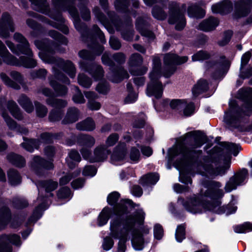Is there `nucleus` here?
Segmentation results:
<instances>
[{"label":"nucleus","mask_w":252,"mask_h":252,"mask_svg":"<svg viewBox=\"0 0 252 252\" xmlns=\"http://www.w3.org/2000/svg\"><path fill=\"white\" fill-rule=\"evenodd\" d=\"M79 66L81 70L88 72L95 80H99L103 77L104 71L100 65L95 63L89 65L84 62H81Z\"/></svg>","instance_id":"nucleus-17"},{"label":"nucleus","mask_w":252,"mask_h":252,"mask_svg":"<svg viewBox=\"0 0 252 252\" xmlns=\"http://www.w3.org/2000/svg\"><path fill=\"white\" fill-rule=\"evenodd\" d=\"M143 62V59L139 54H133L130 57L128 63L132 67L137 66L141 64Z\"/></svg>","instance_id":"nucleus-48"},{"label":"nucleus","mask_w":252,"mask_h":252,"mask_svg":"<svg viewBox=\"0 0 252 252\" xmlns=\"http://www.w3.org/2000/svg\"><path fill=\"white\" fill-rule=\"evenodd\" d=\"M248 170L243 168L231 177L225 186L226 192L235 189L238 186L242 185L248 176Z\"/></svg>","instance_id":"nucleus-15"},{"label":"nucleus","mask_w":252,"mask_h":252,"mask_svg":"<svg viewBox=\"0 0 252 252\" xmlns=\"http://www.w3.org/2000/svg\"><path fill=\"white\" fill-rule=\"evenodd\" d=\"M78 82L80 85L87 88H89L92 83L91 79L83 73L79 74Z\"/></svg>","instance_id":"nucleus-47"},{"label":"nucleus","mask_w":252,"mask_h":252,"mask_svg":"<svg viewBox=\"0 0 252 252\" xmlns=\"http://www.w3.org/2000/svg\"><path fill=\"white\" fill-rule=\"evenodd\" d=\"M7 159L13 164L18 167H23L25 164V160L22 157L14 154L8 155Z\"/></svg>","instance_id":"nucleus-43"},{"label":"nucleus","mask_w":252,"mask_h":252,"mask_svg":"<svg viewBox=\"0 0 252 252\" xmlns=\"http://www.w3.org/2000/svg\"><path fill=\"white\" fill-rule=\"evenodd\" d=\"M14 39L19 44L15 47L14 44L10 41L6 40L5 43L9 49L14 54L19 55L23 54L29 56L28 58L22 56L20 60L11 55L2 42L0 40V56L7 64L23 66L27 68H32L36 65L35 60L32 58V53L29 47V43L25 37L20 33L16 32L13 36Z\"/></svg>","instance_id":"nucleus-5"},{"label":"nucleus","mask_w":252,"mask_h":252,"mask_svg":"<svg viewBox=\"0 0 252 252\" xmlns=\"http://www.w3.org/2000/svg\"><path fill=\"white\" fill-rule=\"evenodd\" d=\"M218 25V20L211 17L200 23L198 25V29L204 32H209L214 30Z\"/></svg>","instance_id":"nucleus-23"},{"label":"nucleus","mask_w":252,"mask_h":252,"mask_svg":"<svg viewBox=\"0 0 252 252\" xmlns=\"http://www.w3.org/2000/svg\"><path fill=\"white\" fill-rule=\"evenodd\" d=\"M152 15L155 18L160 20H164L166 17V13L161 8L157 5L153 7Z\"/></svg>","instance_id":"nucleus-50"},{"label":"nucleus","mask_w":252,"mask_h":252,"mask_svg":"<svg viewBox=\"0 0 252 252\" xmlns=\"http://www.w3.org/2000/svg\"><path fill=\"white\" fill-rule=\"evenodd\" d=\"M13 206L17 209H22L28 205V201L24 198L16 197L13 201Z\"/></svg>","instance_id":"nucleus-54"},{"label":"nucleus","mask_w":252,"mask_h":252,"mask_svg":"<svg viewBox=\"0 0 252 252\" xmlns=\"http://www.w3.org/2000/svg\"><path fill=\"white\" fill-rule=\"evenodd\" d=\"M161 77V63L158 57H155L153 60V68L149 74L150 81L147 85L146 94L149 96L156 98L161 97L163 86L159 78Z\"/></svg>","instance_id":"nucleus-8"},{"label":"nucleus","mask_w":252,"mask_h":252,"mask_svg":"<svg viewBox=\"0 0 252 252\" xmlns=\"http://www.w3.org/2000/svg\"><path fill=\"white\" fill-rule=\"evenodd\" d=\"M181 143L174 146L168 151L170 160L177 156L182 158L176 161L174 164L179 171V181L184 184H191V179L186 176L183 169L188 164H196L198 166L201 165L209 173L216 176L224 175L230 166V157L223 160L221 158L212 155L203 158L202 162L201 156L202 151L195 149L201 147L207 141L206 137L197 131H191L186 134L182 138Z\"/></svg>","instance_id":"nucleus-1"},{"label":"nucleus","mask_w":252,"mask_h":252,"mask_svg":"<svg viewBox=\"0 0 252 252\" xmlns=\"http://www.w3.org/2000/svg\"><path fill=\"white\" fill-rule=\"evenodd\" d=\"M208 89V84L206 80L204 79H200L192 88V94L194 97H196L200 94L207 91Z\"/></svg>","instance_id":"nucleus-32"},{"label":"nucleus","mask_w":252,"mask_h":252,"mask_svg":"<svg viewBox=\"0 0 252 252\" xmlns=\"http://www.w3.org/2000/svg\"><path fill=\"white\" fill-rule=\"evenodd\" d=\"M111 210L108 207H105L100 213L98 218V224L102 226L107 223L111 215Z\"/></svg>","instance_id":"nucleus-41"},{"label":"nucleus","mask_w":252,"mask_h":252,"mask_svg":"<svg viewBox=\"0 0 252 252\" xmlns=\"http://www.w3.org/2000/svg\"><path fill=\"white\" fill-rule=\"evenodd\" d=\"M221 184L218 182L208 180H203L200 184V195L210 199L207 204L203 203L195 194L186 199L179 198L178 203L182 205L188 212L193 214H200L206 210H209L219 214L220 209V199L223 196V190L220 189Z\"/></svg>","instance_id":"nucleus-3"},{"label":"nucleus","mask_w":252,"mask_h":252,"mask_svg":"<svg viewBox=\"0 0 252 252\" xmlns=\"http://www.w3.org/2000/svg\"><path fill=\"white\" fill-rule=\"evenodd\" d=\"M34 104L37 116L41 118L45 117L48 112L46 107L37 101L34 102Z\"/></svg>","instance_id":"nucleus-51"},{"label":"nucleus","mask_w":252,"mask_h":252,"mask_svg":"<svg viewBox=\"0 0 252 252\" xmlns=\"http://www.w3.org/2000/svg\"><path fill=\"white\" fill-rule=\"evenodd\" d=\"M145 213L142 209L138 210L133 215L127 216L125 219L116 218L110 222V235L115 239H119L118 251L125 252L126 242L132 235L131 244L136 251L142 250L144 247V241L141 233L135 229L136 224H141L145 219Z\"/></svg>","instance_id":"nucleus-2"},{"label":"nucleus","mask_w":252,"mask_h":252,"mask_svg":"<svg viewBox=\"0 0 252 252\" xmlns=\"http://www.w3.org/2000/svg\"><path fill=\"white\" fill-rule=\"evenodd\" d=\"M11 219V214L9 209L2 207L0 209V230L4 229Z\"/></svg>","instance_id":"nucleus-26"},{"label":"nucleus","mask_w":252,"mask_h":252,"mask_svg":"<svg viewBox=\"0 0 252 252\" xmlns=\"http://www.w3.org/2000/svg\"><path fill=\"white\" fill-rule=\"evenodd\" d=\"M57 8L67 10L74 19V26L76 29L81 32V28L78 12L73 6L74 0H52Z\"/></svg>","instance_id":"nucleus-11"},{"label":"nucleus","mask_w":252,"mask_h":252,"mask_svg":"<svg viewBox=\"0 0 252 252\" xmlns=\"http://www.w3.org/2000/svg\"><path fill=\"white\" fill-rule=\"evenodd\" d=\"M49 35L59 43L64 45L67 44V39L58 32L54 30L51 31L49 32Z\"/></svg>","instance_id":"nucleus-46"},{"label":"nucleus","mask_w":252,"mask_h":252,"mask_svg":"<svg viewBox=\"0 0 252 252\" xmlns=\"http://www.w3.org/2000/svg\"><path fill=\"white\" fill-rule=\"evenodd\" d=\"M120 197V194L116 191L113 192L107 197V202L111 205H113L117 202Z\"/></svg>","instance_id":"nucleus-63"},{"label":"nucleus","mask_w":252,"mask_h":252,"mask_svg":"<svg viewBox=\"0 0 252 252\" xmlns=\"http://www.w3.org/2000/svg\"><path fill=\"white\" fill-rule=\"evenodd\" d=\"M81 160V158L79 153L75 150L71 151L68 153V157L66 158L67 165L71 169L74 168Z\"/></svg>","instance_id":"nucleus-29"},{"label":"nucleus","mask_w":252,"mask_h":252,"mask_svg":"<svg viewBox=\"0 0 252 252\" xmlns=\"http://www.w3.org/2000/svg\"><path fill=\"white\" fill-rule=\"evenodd\" d=\"M146 21L143 18H140L136 20V27L139 31L141 35L148 37L151 39L154 38L153 33L145 29Z\"/></svg>","instance_id":"nucleus-27"},{"label":"nucleus","mask_w":252,"mask_h":252,"mask_svg":"<svg viewBox=\"0 0 252 252\" xmlns=\"http://www.w3.org/2000/svg\"><path fill=\"white\" fill-rule=\"evenodd\" d=\"M7 176L9 182L12 186H16L21 182L20 175L14 169H10L7 172Z\"/></svg>","instance_id":"nucleus-40"},{"label":"nucleus","mask_w":252,"mask_h":252,"mask_svg":"<svg viewBox=\"0 0 252 252\" xmlns=\"http://www.w3.org/2000/svg\"><path fill=\"white\" fill-rule=\"evenodd\" d=\"M35 45L39 50L40 58L44 62L54 64L53 67V73L56 79L66 84H69V79L58 68L62 69L71 78H74L76 75V68L73 63L69 61H64L60 58H56L52 55L55 51H61L58 48L59 45L56 43L50 42L48 39L35 41Z\"/></svg>","instance_id":"nucleus-4"},{"label":"nucleus","mask_w":252,"mask_h":252,"mask_svg":"<svg viewBox=\"0 0 252 252\" xmlns=\"http://www.w3.org/2000/svg\"><path fill=\"white\" fill-rule=\"evenodd\" d=\"M7 107L11 115L15 119L18 120H21L23 119L22 114H21L20 109L15 102L13 100L8 101L7 103Z\"/></svg>","instance_id":"nucleus-34"},{"label":"nucleus","mask_w":252,"mask_h":252,"mask_svg":"<svg viewBox=\"0 0 252 252\" xmlns=\"http://www.w3.org/2000/svg\"><path fill=\"white\" fill-rule=\"evenodd\" d=\"M63 112L62 110H53L49 115V120L51 122H57L60 121L63 116Z\"/></svg>","instance_id":"nucleus-53"},{"label":"nucleus","mask_w":252,"mask_h":252,"mask_svg":"<svg viewBox=\"0 0 252 252\" xmlns=\"http://www.w3.org/2000/svg\"><path fill=\"white\" fill-rule=\"evenodd\" d=\"M224 148L229 153H232L234 156H236L239 152L240 146L234 143H226L224 145Z\"/></svg>","instance_id":"nucleus-57"},{"label":"nucleus","mask_w":252,"mask_h":252,"mask_svg":"<svg viewBox=\"0 0 252 252\" xmlns=\"http://www.w3.org/2000/svg\"><path fill=\"white\" fill-rule=\"evenodd\" d=\"M50 85L54 89L59 95H63L67 93V89L66 87L58 84L53 77H49Z\"/></svg>","instance_id":"nucleus-42"},{"label":"nucleus","mask_w":252,"mask_h":252,"mask_svg":"<svg viewBox=\"0 0 252 252\" xmlns=\"http://www.w3.org/2000/svg\"><path fill=\"white\" fill-rule=\"evenodd\" d=\"M175 238L179 243L185 238V227L183 224L177 226L175 232Z\"/></svg>","instance_id":"nucleus-49"},{"label":"nucleus","mask_w":252,"mask_h":252,"mask_svg":"<svg viewBox=\"0 0 252 252\" xmlns=\"http://www.w3.org/2000/svg\"><path fill=\"white\" fill-rule=\"evenodd\" d=\"M79 56L85 60H93L94 58V54L86 50H82L78 53Z\"/></svg>","instance_id":"nucleus-62"},{"label":"nucleus","mask_w":252,"mask_h":252,"mask_svg":"<svg viewBox=\"0 0 252 252\" xmlns=\"http://www.w3.org/2000/svg\"><path fill=\"white\" fill-rule=\"evenodd\" d=\"M188 59L187 56L181 57L173 54H166L164 58V63L166 68L164 70L163 75L166 78L170 77L176 70V68L173 65L186 63Z\"/></svg>","instance_id":"nucleus-10"},{"label":"nucleus","mask_w":252,"mask_h":252,"mask_svg":"<svg viewBox=\"0 0 252 252\" xmlns=\"http://www.w3.org/2000/svg\"><path fill=\"white\" fill-rule=\"evenodd\" d=\"M129 157L132 162H136L138 161L140 158V152L138 149L135 148H131L129 154Z\"/></svg>","instance_id":"nucleus-64"},{"label":"nucleus","mask_w":252,"mask_h":252,"mask_svg":"<svg viewBox=\"0 0 252 252\" xmlns=\"http://www.w3.org/2000/svg\"><path fill=\"white\" fill-rule=\"evenodd\" d=\"M129 75L123 68L120 67L118 70H111L108 73V78L112 82L119 83L125 78H128Z\"/></svg>","instance_id":"nucleus-21"},{"label":"nucleus","mask_w":252,"mask_h":252,"mask_svg":"<svg viewBox=\"0 0 252 252\" xmlns=\"http://www.w3.org/2000/svg\"><path fill=\"white\" fill-rule=\"evenodd\" d=\"M239 94L245 99L243 106L244 112L243 113L240 112L235 102L230 103L229 110L224 116V122L226 126L230 130L239 128L243 115H248L252 112V88L241 89L239 91Z\"/></svg>","instance_id":"nucleus-6"},{"label":"nucleus","mask_w":252,"mask_h":252,"mask_svg":"<svg viewBox=\"0 0 252 252\" xmlns=\"http://www.w3.org/2000/svg\"><path fill=\"white\" fill-rule=\"evenodd\" d=\"M188 13L190 17L202 18L205 15V12L196 4H191L188 7Z\"/></svg>","instance_id":"nucleus-31"},{"label":"nucleus","mask_w":252,"mask_h":252,"mask_svg":"<svg viewBox=\"0 0 252 252\" xmlns=\"http://www.w3.org/2000/svg\"><path fill=\"white\" fill-rule=\"evenodd\" d=\"M57 195L61 199L70 198L71 193L68 188L64 187L59 190Z\"/></svg>","instance_id":"nucleus-58"},{"label":"nucleus","mask_w":252,"mask_h":252,"mask_svg":"<svg viewBox=\"0 0 252 252\" xmlns=\"http://www.w3.org/2000/svg\"><path fill=\"white\" fill-rule=\"evenodd\" d=\"M126 151L125 149L115 151L111 157V162L116 165L122 164L126 160Z\"/></svg>","instance_id":"nucleus-30"},{"label":"nucleus","mask_w":252,"mask_h":252,"mask_svg":"<svg viewBox=\"0 0 252 252\" xmlns=\"http://www.w3.org/2000/svg\"><path fill=\"white\" fill-rule=\"evenodd\" d=\"M112 238H113L109 235L104 239L102 245L103 250L108 251L113 247L114 243Z\"/></svg>","instance_id":"nucleus-59"},{"label":"nucleus","mask_w":252,"mask_h":252,"mask_svg":"<svg viewBox=\"0 0 252 252\" xmlns=\"http://www.w3.org/2000/svg\"><path fill=\"white\" fill-rule=\"evenodd\" d=\"M252 6V0H241L239 14L240 16H246L250 12Z\"/></svg>","instance_id":"nucleus-37"},{"label":"nucleus","mask_w":252,"mask_h":252,"mask_svg":"<svg viewBox=\"0 0 252 252\" xmlns=\"http://www.w3.org/2000/svg\"><path fill=\"white\" fill-rule=\"evenodd\" d=\"M128 4L127 0H116L115 6L117 10L126 12Z\"/></svg>","instance_id":"nucleus-56"},{"label":"nucleus","mask_w":252,"mask_h":252,"mask_svg":"<svg viewBox=\"0 0 252 252\" xmlns=\"http://www.w3.org/2000/svg\"><path fill=\"white\" fill-rule=\"evenodd\" d=\"M234 230L236 233H243L252 231V223L246 222L242 224L234 227Z\"/></svg>","instance_id":"nucleus-44"},{"label":"nucleus","mask_w":252,"mask_h":252,"mask_svg":"<svg viewBox=\"0 0 252 252\" xmlns=\"http://www.w3.org/2000/svg\"><path fill=\"white\" fill-rule=\"evenodd\" d=\"M159 180V175L157 173H149L143 176L140 183L142 186L155 185Z\"/></svg>","instance_id":"nucleus-35"},{"label":"nucleus","mask_w":252,"mask_h":252,"mask_svg":"<svg viewBox=\"0 0 252 252\" xmlns=\"http://www.w3.org/2000/svg\"><path fill=\"white\" fill-rule=\"evenodd\" d=\"M0 78L3 83L8 87L18 90L20 88L19 84L11 80V79L4 73L0 74Z\"/></svg>","instance_id":"nucleus-45"},{"label":"nucleus","mask_w":252,"mask_h":252,"mask_svg":"<svg viewBox=\"0 0 252 252\" xmlns=\"http://www.w3.org/2000/svg\"><path fill=\"white\" fill-rule=\"evenodd\" d=\"M30 1L34 5L33 8L35 10L45 14H48L52 19L58 22V23L47 20L46 18L42 16H37L36 13H32L30 14L31 16L37 18L40 21L47 23L52 27L60 30L65 34L68 32V29L67 27L64 24V19L61 14L60 12L57 11L55 14H49L48 5L46 3L45 0H30Z\"/></svg>","instance_id":"nucleus-7"},{"label":"nucleus","mask_w":252,"mask_h":252,"mask_svg":"<svg viewBox=\"0 0 252 252\" xmlns=\"http://www.w3.org/2000/svg\"><path fill=\"white\" fill-rule=\"evenodd\" d=\"M20 246L22 242L20 237L17 234H2L0 236V252H12V247L10 244Z\"/></svg>","instance_id":"nucleus-12"},{"label":"nucleus","mask_w":252,"mask_h":252,"mask_svg":"<svg viewBox=\"0 0 252 252\" xmlns=\"http://www.w3.org/2000/svg\"><path fill=\"white\" fill-rule=\"evenodd\" d=\"M79 115V110L75 107L68 109L66 116L62 121L63 124L73 123L78 120Z\"/></svg>","instance_id":"nucleus-25"},{"label":"nucleus","mask_w":252,"mask_h":252,"mask_svg":"<svg viewBox=\"0 0 252 252\" xmlns=\"http://www.w3.org/2000/svg\"><path fill=\"white\" fill-rule=\"evenodd\" d=\"M95 128V124L91 118H87L85 121L76 124V128L80 130L91 131Z\"/></svg>","instance_id":"nucleus-38"},{"label":"nucleus","mask_w":252,"mask_h":252,"mask_svg":"<svg viewBox=\"0 0 252 252\" xmlns=\"http://www.w3.org/2000/svg\"><path fill=\"white\" fill-rule=\"evenodd\" d=\"M38 206L35 208L32 215L29 219L30 223L36 221L42 216L43 211L47 209L49 206V201L47 196H39L36 200Z\"/></svg>","instance_id":"nucleus-18"},{"label":"nucleus","mask_w":252,"mask_h":252,"mask_svg":"<svg viewBox=\"0 0 252 252\" xmlns=\"http://www.w3.org/2000/svg\"><path fill=\"white\" fill-rule=\"evenodd\" d=\"M56 138V135L49 133H44L41 135V140H26L24 138V142L21 144L27 151L32 152L34 148L37 149L41 142L50 143L53 139Z\"/></svg>","instance_id":"nucleus-14"},{"label":"nucleus","mask_w":252,"mask_h":252,"mask_svg":"<svg viewBox=\"0 0 252 252\" xmlns=\"http://www.w3.org/2000/svg\"><path fill=\"white\" fill-rule=\"evenodd\" d=\"M232 4L228 0H225L222 2L213 5L212 6V12L214 13L225 14L232 9Z\"/></svg>","instance_id":"nucleus-24"},{"label":"nucleus","mask_w":252,"mask_h":252,"mask_svg":"<svg viewBox=\"0 0 252 252\" xmlns=\"http://www.w3.org/2000/svg\"><path fill=\"white\" fill-rule=\"evenodd\" d=\"M84 94L87 98L89 99L88 103V108L92 110H97L100 108L99 102L95 101L94 99L97 98V95L92 92H86Z\"/></svg>","instance_id":"nucleus-28"},{"label":"nucleus","mask_w":252,"mask_h":252,"mask_svg":"<svg viewBox=\"0 0 252 252\" xmlns=\"http://www.w3.org/2000/svg\"><path fill=\"white\" fill-rule=\"evenodd\" d=\"M22 108L28 113H31L33 110V106L29 98L24 94L21 95L17 100Z\"/></svg>","instance_id":"nucleus-36"},{"label":"nucleus","mask_w":252,"mask_h":252,"mask_svg":"<svg viewBox=\"0 0 252 252\" xmlns=\"http://www.w3.org/2000/svg\"><path fill=\"white\" fill-rule=\"evenodd\" d=\"M132 201L130 200H122L114 208L115 214L120 217L125 214L127 211V204L132 205Z\"/></svg>","instance_id":"nucleus-33"},{"label":"nucleus","mask_w":252,"mask_h":252,"mask_svg":"<svg viewBox=\"0 0 252 252\" xmlns=\"http://www.w3.org/2000/svg\"><path fill=\"white\" fill-rule=\"evenodd\" d=\"M110 153V150L105 148L104 146H98L94 149L93 156L90 159V162L103 161L107 158Z\"/></svg>","instance_id":"nucleus-20"},{"label":"nucleus","mask_w":252,"mask_h":252,"mask_svg":"<svg viewBox=\"0 0 252 252\" xmlns=\"http://www.w3.org/2000/svg\"><path fill=\"white\" fill-rule=\"evenodd\" d=\"M80 172L81 170L79 169L78 170L75 171L73 173L71 174L69 173L64 176L60 179V184L62 185L67 184L73 177L78 176L80 174Z\"/></svg>","instance_id":"nucleus-55"},{"label":"nucleus","mask_w":252,"mask_h":252,"mask_svg":"<svg viewBox=\"0 0 252 252\" xmlns=\"http://www.w3.org/2000/svg\"><path fill=\"white\" fill-rule=\"evenodd\" d=\"M210 57V54L207 51H199L192 56V60L194 62L201 61L207 60Z\"/></svg>","instance_id":"nucleus-52"},{"label":"nucleus","mask_w":252,"mask_h":252,"mask_svg":"<svg viewBox=\"0 0 252 252\" xmlns=\"http://www.w3.org/2000/svg\"><path fill=\"white\" fill-rule=\"evenodd\" d=\"M40 91L45 96L49 97L46 100V103L48 105L58 109H60L66 106L67 102L66 101L53 97V93L49 89L43 88Z\"/></svg>","instance_id":"nucleus-19"},{"label":"nucleus","mask_w":252,"mask_h":252,"mask_svg":"<svg viewBox=\"0 0 252 252\" xmlns=\"http://www.w3.org/2000/svg\"><path fill=\"white\" fill-rule=\"evenodd\" d=\"M82 173L85 176L93 177L96 173V169L92 165L86 166L83 170Z\"/></svg>","instance_id":"nucleus-61"},{"label":"nucleus","mask_w":252,"mask_h":252,"mask_svg":"<svg viewBox=\"0 0 252 252\" xmlns=\"http://www.w3.org/2000/svg\"><path fill=\"white\" fill-rule=\"evenodd\" d=\"M79 144L83 147L91 148L95 144V139L89 135H83L80 136L78 139Z\"/></svg>","instance_id":"nucleus-39"},{"label":"nucleus","mask_w":252,"mask_h":252,"mask_svg":"<svg viewBox=\"0 0 252 252\" xmlns=\"http://www.w3.org/2000/svg\"><path fill=\"white\" fill-rule=\"evenodd\" d=\"M31 167L38 176L43 175L45 170L52 169L54 165L51 161H47L39 156H35L31 162Z\"/></svg>","instance_id":"nucleus-16"},{"label":"nucleus","mask_w":252,"mask_h":252,"mask_svg":"<svg viewBox=\"0 0 252 252\" xmlns=\"http://www.w3.org/2000/svg\"><path fill=\"white\" fill-rule=\"evenodd\" d=\"M168 22L170 24H176L177 30H182L185 27L186 21L184 13L181 11L178 5L172 1L169 4Z\"/></svg>","instance_id":"nucleus-9"},{"label":"nucleus","mask_w":252,"mask_h":252,"mask_svg":"<svg viewBox=\"0 0 252 252\" xmlns=\"http://www.w3.org/2000/svg\"><path fill=\"white\" fill-rule=\"evenodd\" d=\"M36 185L39 191H40L41 188H43L45 189L46 192L49 193L48 196H53V194L51 192L57 189L58 184L56 181L50 180L44 182H37Z\"/></svg>","instance_id":"nucleus-22"},{"label":"nucleus","mask_w":252,"mask_h":252,"mask_svg":"<svg viewBox=\"0 0 252 252\" xmlns=\"http://www.w3.org/2000/svg\"><path fill=\"white\" fill-rule=\"evenodd\" d=\"M15 25L10 15L7 13H3L0 19V37L7 38L10 32H14Z\"/></svg>","instance_id":"nucleus-13"},{"label":"nucleus","mask_w":252,"mask_h":252,"mask_svg":"<svg viewBox=\"0 0 252 252\" xmlns=\"http://www.w3.org/2000/svg\"><path fill=\"white\" fill-rule=\"evenodd\" d=\"M76 94L73 96L72 99L73 101L76 103H84L85 102V100L84 96L77 87H75Z\"/></svg>","instance_id":"nucleus-60"}]
</instances>
